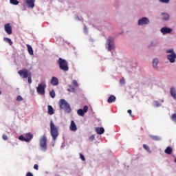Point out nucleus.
Instances as JSON below:
<instances>
[{"label":"nucleus","instance_id":"obj_1","mask_svg":"<svg viewBox=\"0 0 176 176\" xmlns=\"http://www.w3.org/2000/svg\"><path fill=\"white\" fill-rule=\"evenodd\" d=\"M50 134L52 137V140L56 141L57 137H58V127L56 126L53 120L50 121Z\"/></svg>","mask_w":176,"mask_h":176},{"label":"nucleus","instance_id":"obj_2","mask_svg":"<svg viewBox=\"0 0 176 176\" xmlns=\"http://www.w3.org/2000/svg\"><path fill=\"white\" fill-rule=\"evenodd\" d=\"M59 107L60 109H63L66 113H69L72 111L71 106H69V104L64 99H61L59 101Z\"/></svg>","mask_w":176,"mask_h":176},{"label":"nucleus","instance_id":"obj_3","mask_svg":"<svg viewBox=\"0 0 176 176\" xmlns=\"http://www.w3.org/2000/svg\"><path fill=\"white\" fill-rule=\"evenodd\" d=\"M57 63L59 65L60 69L62 71H68V69H69V67H68V62L65 60V59L59 58Z\"/></svg>","mask_w":176,"mask_h":176},{"label":"nucleus","instance_id":"obj_4","mask_svg":"<svg viewBox=\"0 0 176 176\" xmlns=\"http://www.w3.org/2000/svg\"><path fill=\"white\" fill-rule=\"evenodd\" d=\"M40 148L43 152L47 151V138L45 135L40 139Z\"/></svg>","mask_w":176,"mask_h":176},{"label":"nucleus","instance_id":"obj_5","mask_svg":"<svg viewBox=\"0 0 176 176\" xmlns=\"http://www.w3.org/2000/svg\"><path fill=\"white\" fill-rule=\"evenodd\" d=\"M34 138V135L31 133H27L25 134V137L23 135H20L19 137V140L20 141H24L25 142H30Z\"/></svg>","mask_w":176,"mask_h":176},{"label":"nucleus","instance_id":"obj_6","mask_svg":"<svg viewBox=\"0 0 176 176\" xmlns=\"http://www.w3.org/2000/svg\"><path fill=\"white\" fill-rule=\"evenodd\" d=\"M45 89H46V83L38 84L36 87L37 93L41 96H45Z\"/></svg>","mask_w":176,"mask_h":176},{"label":"nucleus","instance_id":"obj_7","mask_svg":"<svg viewBox=\"0 0 176 176\" xmlns=\"http://www.w3.org/2000/svg\"><path fill=\"white\" fill-rule=\"evenodd\" d=\"M107 43L108 45L107 49L109 52L115 50V44H113V38H112L111 36L109 37Z\"/></svg>","mask_w":176,"mask_h":176},{"label":"nucleus","instance_id":"obj_8","mask_svg":"<svg viewBox=\"0 0 176 176\" xmlns=\"http://www.w3.org/2000/svg\"><path fill=\"white\" fill-rule=\"evenodd\" d=\"M19 75L23 78V79H25L28 78L29 75H31V73L28 72V69H23L18 72Z\"/></svg>","mask_w":176,"mask_h":176},{"label":"nucleus","instance_id":"obj_9","mask_svg":"<svg viewBox=\"0 0 176 176\" xmlns=\"http://www.w3.org/2000/svg\"><path fill=\"white\" fill-rule=\"evenodd\" d=\"M87 111H89V107H87V105L84 106L83 109H80L77 111V113L78 115H79V116H85V113H86V112H87Z\"/></svg>","mask_w":176,"mask_h":176},{"label":"nucleus","instance_id":"obj_10","mask_svg":"<svg viewBox=\"0 0 176 176\" xmlns=\"http://www.w3.org/2000/svg\"><path fill=\"white\" fill-rule=\"evenodd\" d=\"M149 24V19L146 17H143L138 21V25H146Z\"/></svg>","mask_w":176,"mask_h":176},{"label":"nucleus","instance_id":"obj_11","mask_svg":"<svg viewBox=\"0 0 176 176\" xmlns=\"http://www.w3.org/2000/svg\"><path fill=\"white\" fill-rule=\"evenodd\" d=\"M4 30L8 35H12V26L10 23H7L4 25Z\"/></svg>","mask_w":176,"mask_h":176},{"label":"nucleus","instance_id":"obj_12","mask_svg":"<svg viewBox=\"0 0 176 176\" xmlns=\"http://www.w3.org/2000/svg\"><path fill=\"white\" fill-rule=\"evenodd\" d=\"M168 60H169L170 63H175L176 54L175 52H173L167 56Z\"/></svg>","mask_w":176,"mask_h":176},{"label":"nucleus","instance_id":"obj_13","mask_svg":"<svg viewBox=\"0 0 176 176\" xmlns=\"http://www.w3.org/2000/svg\"><path fill=\"white\" fill-rule=\"evenodd\" d=\"M25 3L28 5V8L35 7V0H25Z\"/></svg>","mask_w":176,"mask_h":176},{"label":"nucleus","instance_id":"obj_14","mask_svg":"<svg viewBox=\"0 0 176 176\" xmlns=\"http://www.w3.org/2000/svg\"><path fill=\"white\" fill-rule=\"evenodd\" d=\"M173 31V30L170 28L164 27L161 29V32L163 35H166V34H170Z\"/></svg>","mask_w":176,"mask_h":176},{"label":"nucleus","instance_id":"obj_15","mask_svg":"<svg viewBox=\"0 0 176 176\" xmlns=\"http://www.w3.org/2000/svg\"><path fill=\"white\" fill-rule=\"evenodd\" d=\"M69 129L71 131H76V130H78V127L76 126V124H75V122H74V120L71 121Z\"/></svg>","mask_w":176,"mask_h":176},{"label":"nucleus","instance_id":"obj_16","mask_svg":"<svg viewBox=\"0 0 176 176\" xmlns=\"http://www.w3.org/2000/svg\"><path fill=\"white\" fill-rule=\"evenodd\" d=\"M95 131L97 133V134L101 135V134H104V133H105V129H104L102 127H96L95 129Z\"/></svg>","mask_w":176,"mask_h":176},{"label":"nucleus","instance_id":"obj_17","mask_svg":"<svg viewBox=\"0 0 176 176\" xmlns=\"http://www.w3.org/2000/svg\"><path fill=\"white\" fill-rule=\"evenodd\" d=\"M51 85H52V86H57L58 85V78H57V77H52L51 79Z\"/></svg>","mask_w":176,"mask_h":176},{"label":"nucleus","instance_id":"obj_18","mask_svg":"<svg viewBox=\"0 0 176 176\" xmlns=\"http://www.w3.org/2000/svg\"><path fill=\"white\" fill-rule=\"evenodd\" d=\"M115 101H116V97L113 95L110 96L107 100L109 104H112V102H115Z\"/></svg>","mask_w":176,"mask_h":176},{"label":"nucleus","instance_id":"obj_19","mask_svg":"<svg viewBox=\"0 0 176 176\" xmlns=\"http://www.w3.org/2000/svg\"><path fill=\"white\" fill-rule=\"evenodd\" d=\"M26 46L28 47V52L29 54H30V56H34V50H32V47L28 44H27Z\"/></svg>","mask_w":176,"mask_h":176},{"label":"nucleus","instance_id":"obj_20","mask_svg":"<svg viewBox=\"0 0 176 176\" xmlns=\"http://www.w3.org/2000/svg\"><path fill=\"white\" fill-rule=\"evenodd\" d=\"M164 152L166 153V155H171L173 153V148L168 146L165 149Z\"/></svg>","mask_w":176,"mask_h":176},{"label":"nucleus","instance_id":"obj_21","mask_svg":"<svg viewBox=\"0 0 176 176\" xmlns=\"http://www.w3.org/2000/svg\"><path fill=\"white\" fill-rule=\"evenodd\" d=\"M48 114L49 115H53L54 113V109H53V107L48 105Z\"/></svg>","mask_w":176,"mask_h":176},{"label":"nucleus","instance_id":"obj_22","mask_svg":"<svg viewBox=\"0 0 176 176\" xmlns=\"http://www.w3.org/2000/svg\"><path fill=\"white\" fill-rule=\"evenodd\" d=\"M67 91H69V93H75V87H74V86L71 85H69Z\"/></svg>","mask_w":176,"mask_h":176},{"label":"nucleus","instance_id":"obj_23","mask_svg":"<svg viewBox=\"0 0 176 176\" xmlns=\"http://www.w3.org/2000/svg\"><path fill=\"white\" fill-rule=\"evenodd\" d=\"M157 64H159V60L157 58L153 59V65L154 68H157Z\"/></svg>","mask_w":176,"mask_h":176},{"label":"nucleus","instance_id":"obj_24","mask_svg":"<svg viewBox=\"0 0 176 176\" xmlns=\"http://www.w3.org/2000/svg\"><path fill=\"white\" fill-rule=\"evenodd\" d=\"M162 19L164 20H168L170 19V15L167 13H162Z\"/></svg>","mask_w":176,"mask_h":176},{"label":"nucleus","instance_id":"obj_25","mask_svg":"<svg viewBox=\"0 0 176 176\" xmlns=\"http://www.w3.org/2000/svg\"><path fill=\"white\" fill-rule=\"evenodd\" d=\"M151 138L153 140V141H160L161 138L159 136L156 135H151Z\"/></svg>","mask_w":176,"mask_h":176},{"label":"nucleus","instance_id":"obj_26","mask_svg":"<svg viewBox=\"0 0 176 176\" xmlns=\"http://www.w3.org/2000/svg\"><path fill=\"white\" fill-rule=\"evenodd\" d=\"M3 41H5V42H8L9 43V45H10V46H12V45H13V42L12 41V40L9 38H6L5 37L3 38Z\"/></svg>","mask_w":176,"mask_h":176},{"label":"nucleus","instance_id":"obj_27","mask_svg":"<svg viewBox=\"0 0 176 176\" xmlns=\"http://www.w3.org/2000/svg\"><path fill=\"white\" fill-rule=\"evenodd\" d=\"M50 95L52 98H54V97H56V92H54V89H52V91H50Z\"/></svg>","mask_w":176,"mask_h":176},{"label":"nucleus","instance_id":"obj_28","mask_svg":"<svg viewBox=\"0 0 176 176\" xmlns=\"http://www.w3.org/2000/svg\"><path fill=\"white\" fill-rule=\"evenodd\" d=\"M10 3H12V5H19V1L17 0H10Z\"/></svg>","mask_w":176,"mask_h":176},{"label":"nucleus","instance_id":"obj_29","mask_svg":"<svg viewBox=\"0 0 176 176\" xmlns=\"http://www.w3.org/2000/svg\"><path fill=\"white\" fill-rule=\"evenodd\" d=\"M171 120H173V122H175L176 123V113L172 114Z\"/></svg>","mask_w":176,"mask_h":176},{"label":"nucleus","instance_id":"obj_30","mask_svg":"<svg viewBox=\"0 0 176 176\" xmlns=\"http://www.w3.org/2000/svg\"><path fill=\"white\" fill-rule=\"evenodd\" d=\"M28 78V83L29 85H31L32 83V78H31V74H29Z\"/></svg>","mask_w":176,"mask_h":176},{"label":"nucleus","instance_id":"obj_31","mask_svg":"<svg viewBox=\"0 0 176 176\" xmlns=\"http://www.w3.org/2000/svg\"><path fill=\"white\" fill-rule=\"evenodd\" d=\"M72 83L75 87H78V86H79V84H78V81H76V80H74Z\"/></svg>","mask_w":176,"mask_h":176},{"label":"nucleus","instance_id":"obj_32","mask_svg":"<svg viewBox=\"0 0 176 176\" xmlns=\"http://www.w3.org/2000/svg\"><path fill=\"white\" fill-rule=\"evenodd\" d=\"M143 148L146 149V151H148V152L151 151V148H149V146L146 144H143Z\"/></svg>","mask_w":176,"mask_h":176},{"label":"nucleus","instance_id":"obj_33","mask_svg":"<svg viewBox=\"0 0 176 176\" xmlns=\"http://www.w3.org/2000/svg\"><path fill=\"white\" fill-rule=\"evenodd\" d=\"M162 3H169L170 0H159Z\"/></svg>","mask_w":176,"mask_h":176},{"label":"nucleus","instance_id":"obj_34","mask_svg":"<svg viewBox=\"0 0 176 176\" xmlns=\"http://www.w3.org/2000/svg\"><path fill=\"white\" fill-rule=\"evenodd\" d=\"M154 107H160V102H159L158 101H154Z\"/></svg>","mask_w":176,"mask_h":176},{"label":"nucleus","instance_id":"obj_35","mask_svg":"<svg viewBox=\"0 0 176 176\" xmlns=\"http://www.w3.org/2000/svg\"><path fill=\"white\" fill-rule=\"evenodd\" d=\"M16 101H23V97H21V96H18L16 97Z\"/></svg>","mask_w":176,"mask_h":176},{"label":"nucleus","instance_id":"obj_36","mask_svg":"<svg viewBox=\"0 0 176 176\" xmlns=\"http://www.w3.org/2000/svg\"><path fill=\"white\" fill-rule=\"evenodd\" d=\"M96 138V136L94 135H91L89 137V141H94V139Z\"/></svg>","mask_w":176,"mask_h":176},{"label":"nucleus","instance_id":"obj_37","mask_svg":"<svg viewBox=\"0 0 176 176\" xmlns=\"http://www.w3.org/2000/svg\"><path fill=\"white\" fill-rule=\"evenodd\" d=\"M80 157L81 160H82V162H85V160H86V159L85 158V156L82 153H80Z\"/></svg>","mask_w":176,"mask_h":176},{"label":"nucleus","instance_id":"obj_38","mask_svg":"<svg viewBox=\"0 0 176 176\" xmlns=\"http://www.w3.org/2000/svg\"><path fill=\"white\" fill-rule=\"evenodd\" d=\"M2 138L3 140H4V141H6L8 140V135H2Z\"/></svg>","mask_w":176,"mask_h":176},{"label":"nucleus","instance_id":"obj_39","mask_svg":"<svg viewBox=\"0 0 176 176\" xmlns=\"http://www.w3.org/2000/svg\"><path fill=\"white\" fill-rule=\"evenodd\" d=\"M34 170H39V166H38V164H34Z\"/></svg>","mask_w":176,"mask_h":176},{"label":"nucleus","instance_id":"obj_40","mask_svg":"<svg viewBox=\"0 0 176 176\" xmlns=\"http://www.w3.org/2000/svg\"><path fill=\"white\" fill-rule=\"evenodd\" d=\"M166 53H174V50H166Z\"/></svg>","mask_w":176,"mask_h":176},{"label":"nucleus","instance_id":"obj_41","mask_svg":"<svg viewBox=\"0 0 176 176\" xmlns=\"http://www.w3.org/2000/svg\"><path fill=\"white\" fill-rule=\"evenodd\" d=\"M152 46H156V43L151 42L149 47H152Z\"/></svg>","mask_w":176,"mask_h":176},{"label":"nucleus","instance_id":"obj_42","mask_svg":"<svg viewBox=\"0 0 176 176\" xmlns=\"http://www.w3.org/2000/svg\"><path fill=\"white\" fill-rule=\"evenodd\" d=\"M120 83H122V85H124V78H122L120 80Z\"/></svg>","mask_w":176,"mask_h":176},{"label":"nucleus","instance_id":"obj_43","mask_svg":"<svg viewBox=\"0 0 176 176\" xmlns=\"http://www.w3.org/2000/svg\"><path fill=\"white\" fill-rule=\"evenodd\" d=\"M26 176H34V175H32L31 172H28L27 173Z\"/></svg>","mask_w":176,"mask_h":176},{"label":"nucleus","instance_id":"obj_44","mask_svg":"<svg viewBox=\"0 0 176 176\" xmlns=\"http://www.w3.org/2000/svg\"><path fill=\"white\" fill-rule=\"evenodd\" d=\"M127 112H128V113H129L130 116H133L131 115V109H129V110L127 111Z\"/></svg>","mask_w":176,"mask_h":176},{"label":"nucleus","instance_id":"obj_45","mask_svg":"<svg viewBox=\"0 0 176 176\" xmlns=\"http://www.w3.org/2000/svg\"><path fill=\"white\" fill-rule=\"evenodd\" d=\"M175 163H176V158L175 159Z\"/></svg>","mask_w":176,"mask_h":176},{"label":"nucleus","instance_id":"obj_46","mask_svg":"<svg viewBox=\"0 0 176 176\" xmlns=\"http://www.w3.org/2000/svg\"><path fill=\"white\" fill-rule=\"evenodd\" d=\"M0 94H2V92L0 91Z\"/></svg>","mask_w":176,"mask_h":176}]
</instances>
